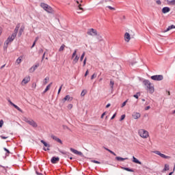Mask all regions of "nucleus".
I'll return each mask as SVG.
<instances>
[{"label":"nucleus","instance_id":"obj_1","mask_svg":"<svg viewBox=\"0 0 175 175\" xmlns=\"http://www.w3.org/2000/svg\"><path fill=\"white\" fill-rule=\"evenodd\" d=\"M138 135L139 136H140V137H142V139H147L150 136L148 131L143 129H140L138 130Z\"/></svg>","mask_w":175,"mask_h":175},{"label":"nucleus","instance_id":"obj_2","mask_svg":"<svg viewBox=\"0 0 175 175\" xmlns=\"http://www.w3.org/2000/svg\"><path fill=\"white\" fill-rule=\"evenodd\" d=\"M144 84L147 87L150 94H154V85L150 82L148 80H144Z\"/></svg>","mask_w":175,"mask_h":175},{"label":"nucleus","instance_id":"obj_3","mask_svg":"<svg viewBox=\"0 0 175 175\" xmlns=\"http://www.w3.org/2000/svg\"><path fill=\"white\" fill-rule=\"evenodd\" d=\"M23 121L25 122H27V124H29V125H31V126H33V128H38V123H36L35 121L31 119H28L27 118H23Z\"/></svg>","mask_w":175,"mask_h":175},{"label":"nucleus","instance_id":"obj_4","mask_svg":"<svg viewBox=\"0 0 175 175\" xmlns=\"http://www.w3.org/2000/svg\"><path fill=\"white\" fill-rule=\"evenodd\" d=\"M40 6L44 9V10H45V12H47V13H53V8L46 3H42Z\"/></svg>","mask_w":175,"mask_h":175},{"label":"nucleus","instance_id":"obj_5","mask_svg":"<svg viewBox=\"0 0 175 175\" xmlns=\"http://www.w3.org/2000/svg\"><path fill=\"white\" fill-rule=\"evenodd\" d=\"M77 49H75L74 51V53H72V58L73 59L72 64L75 65L79 62V57L77 55Z\"/></svg>","mask_w":175,"mask_h":175},{"label":"nucleus","instance_id":"obj_6","mask_svg":"<svg viewBox=\"0 0 175 175\" xmlns=\"http://www.w3.org/2000/svg\"><path fill=\"white\" fill-rule=\"evenodd\" d=\"M87 33L90 36H98V31H96V29H89L88 30Z\"/></svg>","mask_w":175,"mask_h":175},{"label":"nucleus","instance_id":"obj_7","mask_svg":"<svg viewBox=\"0 0 175 175\" xmlns=\"http://www.w3.org/2000/svg\"><path fill=\"white\" fill-rule=\"evenodd\" d=\"M31 81V77L29 76H26L21 82L22 85H25L26 84H28Z\"/></svg>","mask_w":175,"mask_h":175},{"label":"nucleus","instance_id":"obj_8","mask_svg":"<svg viewBox=\"0 0 175 175\" xmlns=\"http://www.w3.org/2000/svg\"><path fill=\"white\" fill-rule=\"evenodd\" d=\"M153 152L157 155H159V157H161V158H164V159H169L170 158V157L166 156L165 154L161 153V152L158 150H155Z\"/></svg>","mask_w":175,"mask_h":175},{"label":"nucleus","instance_id":"obj_9","mask_svg":"<svg viewBox=\"0 0 175 175\" xmlns=\"http://www.w3.org/2000/svg\"><path fill=\"white\" fill-rule=\"evenodd\" d=\"M152 80H154L156 81H161V80H163V75H154L151 77Z\"/></svg>","mask_w":175,"mask_h":175},{"label":"nucleus","instance_id":"obj_10","mask_svg":"<svg viewBox=\"0 0 175 175\" xmlns=\"http://www.w3.org/2000/svg\"><path fill=\"white\" fill-rule=\"evenodd\" d=\"M66 100L68 102H72V100H73V97L70 96V95H66L63 99H62V102H64V103H65L66 102Z\"/></svg>","mask_w":175,"mask_h":175},{"label":"nucleus","instance_id":"obj_11","mask_svg":"<svg viewBox=\"0 0 175 175\" xmlns=\"http://www.w3.org/2000/svg\"><path fill=\"white\" fill-rule=\"evenodd\" d=\"M40 142L42 143V144H44V147H47V148H43L44 151L50 150V144H47V142H44V140H41Z\"/></svg>","mask_w":175,"mask_h":175},{"label":"nucleus","instance_id":"obj_12","mask_svg":"<svg viewBox=\"0 0 175 175\" xmlns=\"http://www.w3.org/2000/svg\"><path fill=\"white\" fill-rule=\"evenodd\" d=\"M132 117L134 118V120H139V118L142 117V115L139 112H134L132 115Z\"/></svg>","mask_w":175,"mask_h":175},{"label":"nucleus","instance_id":"obj_13","mask_svg":"<svg viewBox=\"0 0 175 175\" xmlns=\"http://www.w3.org/2000/svg\"><path fill=\"white\" fill-rule=\"evenodd\" d=\"M70 150L72 152H73V154H75L76 155H80V157L83 155V152H79L77 150L73 149V148H70Z\"/></svg>","mask_w":175,"mask_h":175},{"label":"nucleus","instance_id":"obj_14","mask_svg":"<svg viewBox=\"0 0 175 175\" xmlns=\"http://www.w3.org/2000/svg\"><path fill=\"white\" fill-rule=\"evenodd\" d=\"M38 68H39V64H37L34 66H33L30 69H29V72L30 73H33V72L35 70H36V69H38Z\"/></svg>","mask_w":175,"mask_h":175},{"label":"nucleus","instance_id":"obj_15","mask_svg":"<svg viewBox=\"0 0 175 175\" xmlns=\"http://www.w3.org/2000/svg\"><path fill=\"white\" fill-rule=\"evenodd\" d=\"M18 29H20V23H18L16 27H15L14 30V33H12V35H14L15 37L17 36V33H18Z\"/></svg>","mask_w":175,"mask_h":175},{"label":"nucleus","instance_id":"obj_16","mask_svg":"<svg viewBox=\"0 0 175 175\" xmlns=\"http://www.w3.org/2000/svg\"><path fill=\"white\" fill-rule=\"evenodd\" d=\"M124 40L125 42H127V43L129 42V40H131V34H129V33H125Z\"/></svg>","mask_w":175,"mask_h":175},{"label":"nucleus","instance_id":"obj_17","mask_svg":"<svg viewBox=\"0 0 175 175\" xmlns=\"http://www.w3.org/2000/svg\"><path fill=\"white\" fill-rule=\"evenodd\" d=\"M9 102H10V103L12 106H13L14 108L16 109V110H18V111H20L21 113H23V110L18 106H17L16 105L13 103L12 101H9Z\"/></svg>","mask_w":175,"mask_h":175},{"label":"nucleus","instance_id":"obj_18","mask_svg":"<svg viewBox=\"0 0 175 175\" xmlns=\"http://www.w3.org/2000/svg\"><path fill=\"white\" fill-rule=\"evenodd\" d=\"M51 162L52 163H57V162H59V157H52Z\"/></svg>","mask_w":175,"mask_h":175},{"label":"nucleus","instance_id":"obj_19","mask_svg":"<svg viewBox=\"0 0 175 175\" xmlns=\"http://www.w3.org/2000/svg\"><path fill=\"white\" fill-rule=\"evenodd\" d=\"M51 137L53 140L57 142V143H60V144H62V141L61 140V139L57 137V136L51 135Z\"/></svg>","mask_w":175,"mask_h":175},{"label":"nucleus","instance_id":"obj_20","mask_svg":"<svg viewBox=\"0 0 175 175\" xmlns=\"http://www.w3.org/2000/svg\"><path fill=\"white\" fill-rule=\"evenodd\" d=\"M14 39H16V37L14 35H12L11 36H9L8 38H7V40L10 42V43H12V42H13V40H14Z\"/></svg>","mask_w":175,"mask_h":175},{"label":"nucleus","instance_id":"obj_21","mask_svg":"<svg viewBox=\"0 0 175 175\" xmlns=\"http://www.w3.org/2000/svg\"><path fill=\"white\" fill-rule=\"evenodd\" d=\"M23 62V56H20L15 62V64L20 65Z\"/></svg>","mask_w":175,"mask_h":175},{"label":"nucleus","instance_id":"obj_22","mask_svg":"<svg viewBox=\"0 0 175 175\" xmlns=\"http://www.w3.org/2000/svg\"><path fill=\"white\" fill-rule=\"evenodd\" d=\"M116 161H119L120 162H122L123 161L128 160V157L122 158V157H116Z\"/></svg>","mask_w":175,"mask_h":175},{"label":"nucleus","instance_id":"obj_23","mask_svg":"<svg viewBox=\"0 0 175 175\" xmlns=\"http://www.w3.org/2000/svg\"><path fill=\"white\" fill-rule=\"evenodd\" d=\"M162 12H163V13H164V14L169 13V12H170V8H168V7H164V8L162 9Z\"/></svg>","mask_w":175,"mask_h":175},{"label":"nucleus","instance_id":"obj_24","mask_svg":"<svg viewBox=\"0 0 175 175\" xmlns=\"http://www.w3.org/2000/svg\"><path fill=\"white\" fill-rule=\"evenodd\" d=\"M51 85H53V83H49L46 88H45V90H44V94H46V92H47V91H49L50 90V88H51Z\"/></svg>","mask_w":175,"mask_h":175},{"label":"nucleus","instance_id":"obj_25","mask_svg":"<svg viewBox=\"0 0 175 175\" xmlns=\"http://www.w3.org/2000/svg\"><path fill=\"white\" fill-rule=\"evenodd\" d=\"M24 29H25V27L22 26L19 30V33H18V36L20 38V36H21V35H23V33L24 32Z\"/></svg>","mask_w":175,"mask_h":175},{"label":"nucleus","instance_id":"obj_26","mask_svg":"<svg viewBox=\"0 0 175 175\" xmlns=\"http://www.w3.org/2000/svg\"><path fill=\"white\" fill-rule=\"evenodd\" d=\"M10 43V42L8 40H5V42H4V46H3L4 50H8V47Z\"/></svg>","mask_w":175,"mask_h":175},{"label":"nucleus","instance_id":"obj_27","mask_svg":"<svg viewBox=\"0 0 175 175\" xmlns=\"http://www.w3.org/2000/svg\"><path fill=\"white\" fill-rule=\"evenodd\" d=\"M133 162L135 163H138V165H142V162H140L136 157H133Z\"/></svg>","mask_w":175,"mask_h":175},{"label":"nucleus","instance_id":"obj_28","mask_svg":"<svg viewBox=\"0 0 175 175\" xmlns=\"http://www.w3.org/2000/svg\"><path fill=\"white\" fill-rule=\"evenodd\" d=\"M175 29V26L174 25H172L171 26H169L167 29L165 31H164V32H169V31H170V29Z\"/></svg>","mask_w":175,"mask_h":175},{"label":"nucleus","instance_id":"obj_29","mask_svg":"<svg viewBox=\"0 0 175 175\" xmlns=\"http://www.w3.org/2000/svg\"><path fill=\"white\" fill-rule=\"evenodd\" d=\"M50 80V77H46L44 79V85H46V84H47V83H49Z\"/></svg>","mask_w":175,"mask_h":175},{"label":"nucleus","instance_id":"obj_30","mask_svg":"<svg viewBox=\"0 0 175 175\" xmlns=\"http://www.w3.org/2000/svg\"><path fill=\"white\" fill-rule=\"evenodd\" d=\"M105 150H106L107 151L110 152V154H112V155H114V157H116L117 155L116 153H114V152H113L112 150H111L109 148H105Z\"/></svg>","mask_w":175,"mask_h":175},{"label":"nucleus","instance_id":"obj_31","mask_svg":"<svg viewBox=\"0 0 175 175\" xmlns=\"http://www.w3.org/2000/svg\"><path fill=\"white\" fill-rule=\"evenodd\" d=\"M124 170H126V172H131L132 173H133V170L129 168V167H124Z\"/></svg>","mask_w":175,"mask_h":175},{"label":"nucleus","instance_id":"obj_32","mask_svg":"<svg viewBox=\"0 0 175 175\" xmlns=\"http://www.w3.org/2000/svg\"><path fill=\"white\" fill-rule=\"evenodd\" d=\"M65 49V44H62L59 49V51H64V50Z\"/></svg>","mask_w":175,"mask_h":175},{"label":"nucleus","instance_id":"obj_33","mask_svg":"<svg viewBox=\"0 0 175 175\" xmlns=\"http://www.w3.org/2000/svg\"><path fill=\"white\" fill-rule=\"evenodd\" d=\"M85 56V52H83L80 58L81 62L83 61V59H84Z\"/></svg>","mask_w":175,"mask_h":175},{"label":"nucleus","instance_id":"obj_34","mask_svg":"<svg viewBox=\"0 0 175 175\" xmlns=\"http://www.w3.org/2000/svg\"><path fill=\"white\" fill-rule=\"evenodd\" d=\"M85 94H87V90H83L81 92V96H84L85 95Z\"/></svg>","mask_w":175,"mask_h":175},{"label":"nucleus","instance_id":"obj_35","mask_svg":"<svg viewBox=\"0 0 175 175\" xmlns=\"http://www.w3.org/2000/svg\"><path fill=\"white\" fill-rule=\"evenodd\" d=\"M78 8L79 10H82V12H84V8H81V3L78 5Z\"/></svg>","mask_w":175,"mask_h":175},{"label":"nucleus","instance_id":"obj_36","mask_svg":"<svg viewBox=\"0 0 175 175\" xmlns=\"http://www.w3.org/2000/svg\"><path fill=\"white\" fill-rule=\"evenodd\" d=\"M110 87H111V88H113L114 87V81H110Z\"/></svg>","mask_w":175,"mask_h":175},{"label":"nucleus","instance_id":"obj_37","mask_svg":"<svg viewBox=\"0 0 175 175\" xmlns=\"http://www.w3.org/2000/svg\"><path fill=\"white\" fill-rule=\"evenodd\" d=\"M94 79H96V74L94 73L91 77V80H94Z\"/></svg>","mask_w":175,"mask_h":175},{"label":"nucleus","instance_id":"obj_38","mask_svg":"<svg viewBox=\"0 0 175 175\" xmlns=\"http://www.w3.org/2000/svg\"><path fill=\"white\" fill-rule=\"evenodd\" d=\"M164 170H165V172H166V170H169V165H167V164H165V165Z\"/></svg>","mask_w":175,"mask_h":175},{"label":"nucleus","instance_id":"obj_39","mask_svg":"<svg viewBox=\"0 0 175 175\" xmlns=\"http://www.w3.org/2000/svg\"><path fill=\"white\" fill-rule=\"evenodd\" d=\"M62 87H63V85H62L60 86V88H59V90H58V92H57L58 95H59V94L61 93V90H62Z\"/></svg>","mask_w":175,"mask_h":175},{"label":"nucleus","instance_id":"obj_40","mask_svg":"<svg viewBox=\"0 0 175 175\" xmlns=\"http://www.w3.org/2000/svg\"><path fill=\"white\" fill-rule=\"evenodd\" d=\"M67 107H68V109H69L70 110L71 109L73 108V105L69 104Z\"/></svg>","mask_w":175,"mask_h":175},{"label":"nucleus","instance_id":"obj_41","mask_svg":"<svg viewBox=\"0 0 175 175\" xmlns=\"http://www.w3.org/2000/svg\"><path fill=\"white\" fill-rule=\"evenodd\" d=\"M107 8H108V9H109V10H116V8H114L111 6H107Z\"/></svg>","mask_w":175,"mask_h":175},{"label":"nucleus","instance_id":"obj_42","mask_svg":"<svg viewBox=\"0 0 175 175\" xmlns=\"http://www.w3.org/2000/svg\"><path fill=\"white\" fill-rule=\"evenodd\" d=\"M3 150L7 152V154H10V151H9V150H8L6 148H3Z\"/></svg>","mask_w":175,"mask_h":175},{"label":"nucleus","instance_id":"obj_43","mask_svg":"<svg viewBox=\"0 0 175 175\" xmlns=\"http://www.w3.org/2000/svg\"><path fill=\"white\" fill-rule=\"evenodd\" d=\"M127 102H128V100L124 101V102L122 104L121 107H124V106H126Z\"/></svg>","mask_w":175,"mask_h":175},{"label":"nucleus","instance_id":"obj_44","mask_svg":"<svg viewBox=\"0 0 175 175\" xmlns=\"http://www.w3.org/2000/svg\"><path fill=\"white\" fill-rule=\"evenodd\" d=\"M124 120H125V115H122L120 118V121H122Z\"/></svg>","mask_w":175,"mask_h":175},{"label":"nucleus","instance_id":"obj_45","mask_svg":"<svg viewBox=\"0 0 175 175\" xmlns=\"http://www.w3.org/2000/svg\"><path fill=\"white\" fill-rule=\"evenodd\" d=\"M3 126V120H0V128H2Z\"/></svg>","mask_w":175,"mask_h":175},{"label":"nucleus","instance_id":"obj_46","mask_svg":"<svg viewBox=\"0 0 175 175\" xmlns=\"http://www.w3.org/2000/svg\"><path fill=\"white\" fill-rule=\"evenodd\" d=\"M85 64H87V57H85L83 60V66H85Z\"/></svg>","mask_w":175,"mask_h":175},{"label":"nucleus","instance_id":"obj_47","mask_svg":"<svg viewBox=\"0 0 175 175\" xmlns=\"http://www.w3.org/2000/svg\"><path fill=\"white\" fill-rule=\"evenodd\" d=\"M92 162H93V163H97V164L100 163V162H99V161H98L96 160H93V161H92Z\"/></svg>","mask_w":175,"mask_h":175},{"label":"nucleus","instance_id":"obj_48","mask_svg":"<svg viewBox=\"0 0 175 175\" xmlns=\"http://www.w3.org/2000/svg\"><path fill=\"white\" fill-rule=\"evenodd\" d=\"M32 88H36V83H32Z\"/></svg>","mask_w":175,"mask_h":175},{"label":"nucleus","instance_id":"obj_49","mask_svg":"<svg viewBox=\"0 0 175 175\" xmlns=\"http://www.w3.org/2000/svg\"><path fill=\"white\" fill-rule=\"evenodd\" d=\"M116 116H117V113H114L113 116L111 118V120H114V118H116Z\"/></svg>","mask_w":175,"mask_h":175},{"label":"nucleus","instance_id":"obj_50","mask_svg":"<svg viewBox=\"0 0 175 175\" xmlns=\"http://www.w3.org/2000/svg\"><path fill=\"white\" fill-rule=\"evenodd\" d=\"M36 44V41H34L32 46H31V49H33V47H35Z\"/></svg>","mask_w":175,"mask_h":175},{"label":"nucleus","instance_id":"obj_51","mask_svg":"<svg viewBox=\"0 0 175 175\" xmlns=\"http://www.w3.org/2000/svg\"><path fill=\"white\" fill-rule=\"evenodd\" d=\"M88 73H89L88 70H87V71L85 73V77H87V76H88Z\"/></svg>","mask_w":175,"mask_h":175},{"label":"nucleus","instance_id":"obj_52","mask_svg":"<svg viewBox=\"0 0 175 175\" xmlns=\"http://www.w3.org/2000/svg\"><path fill=\"white\" fill-rule=\"evenodd\" d=\"M1 137L2 139H8V137H5V136H3V135H1Z\"/></svg>","mask_w":175,"mask_h":175},{"label":"nucleus","instance_id":"obj_53","mask_svg":"<svg viewBox=\"0 0 175 175\" xmlns=\"http://www.w3.org/2000/svg\"><path fill=\"white\" fill-rule=\"evenodd\" d=\"M150 109H151V107L148 106L145 108V110H150Z\"/></svg>","mask_w":175,"mask_h":175},{"label":"nucleus","instance_id":"obj_54","mask_svg":"<svg viewBox=\"0 0 175 175\" xmlns=\"http://www.w3.org/2000/svg\"><path fill=\"white\" fill-rule=\"evenodd\" d=\"M105 116H106V112H104V113L101 115V118H103V117H105Z\"/></svg>","mask_w":175,"mask_h":175},{"label":"nucleus","instance_id":"obj_55","mask_svg":"<svg viewBox=\"0 0 175 175\" xmlns=\"http://www.w3.org/2000/svg\"><path fill=\"white\" fill-rule=\"evenodd\" d=\"M134 98H136V99H139V96L137 94H135Z\"/></svg>","mask_w":175,"mask_h":175},{"label":"nucleus","instance_id":"obj_56","mask_svg":"<svg viewBox=\"0 0 175 175\" xmlns=\"http://www.w3.org/2000/svg\"><path fill=\"white\" fill-rule=\"evenodd\" d=\"M38 40H39V38L38 37L36 38L34 42H36V43L38 42Z\"/></svg>","mask_w":175,"mask_h":175},{"label":"nucleus","instance_id":"obj_57","mask_svg":"<svg viewBox=\"0 0 175 175\" xmlns=\"http://www.w3.org/2000/svg\"><path fill=\"white\" fill-rule=\"evenodd\" d=\"M42 53H43V49H40L39 54H42Z\"/></svg>","mask_w":175,"mask_h":175},{"label":"nucleus","instance_id":"obj_58","mask_svg":"<svg viewBox=\"0 0 175 175\" xmlns=\"http://www.w3.org/2000/svg\"><path fill=\"white\" fill-rule=\"evenodd\" d=\"M1 35H2V28L1 27H0V36H1Z\"/></svg>","mask_w":175,"mask_h":175},{"label":"nucleus","instance_id":"obj_59","mask_svg":"<svg viewBox=\"0 0 175 175\" xmlns=\"http://www.w3.org/2000/svg\"><path fill=\"white\" fill-rule=\"evenodd\" d=\"M109 106H111L110 103L107 104V105H106L107 109L109 108Z\"/></svg>","mask_w":175,"mask_h":175},{"label":"nucleus","instance_id":"obj_60","mask_svg":"<svg viewBox=\"0 0 175 175\" xmlns=\"http://www.w3.org/2000/svg\"><path fill=\"white\" fill-rule=\"evenodd\" d=\"M44 55H46V53H44V54L42 55V59H44Z\"/></svg>","mask_w":175,"mask_h":175},{"label":"nucleus","instance_id":"obj_61","mask_svg":"<svg viewBox=\"0 0 175 175\" xmlns=\"http://www.w3.org/2000/svg\"><path fill=\"white\" fill-rule=\"evenodd\" d=\"M157 3H158V5H161V1H157Z\"/></svg>","mask_w":175,"mask_h":175},{"label":"nucleus","instance_id":"obj_62","mask_svg":"<svg viewBox=\"0 0 175 175\" xmlns=\"http://www.w3.org/2000/svg\"><path fill=\"white\" fill-rule=\"evenodd\" d=\"M76 3H77V5H80V2H79V1H76Z\"/></svg>","mask_w":175,"mask_h":175},{"label":"nucleus","instance_id":"obj_63","mask_svg":"<svg viewBox=\"0 0 175 175\" xmlns=\"http://www.w3.org/2000/svg\"><path fill=\"white\" fill-rule=\"evenodd\" d=\"M62 154H64V155L66 154V152H62Z\"/></svg>","mask_w":175,"mask_h":175},{"label":"nucleus","instance_id":"obj_64","mask_svg":"<svg viewBox=\"0 0 175 175\" xmlns=\"http://www.w3.org/2000/svg\"><path fill=\"white\" fill-rule=\"evenodd\" d=\"M172 174H173V172H170V173L169 174V175H172Z\"/></svg>","mask_w":175,"mask_h":175}]
</instances>
